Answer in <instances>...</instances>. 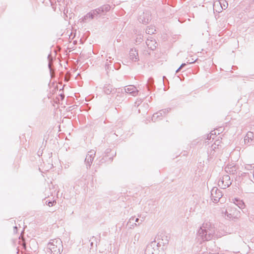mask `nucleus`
Wrapping results in <instances>:
<instances>
[{
    "mask_svg": "<svg viewBox=\"0 0 254 254\" xmlns=\"http://www.w3.org/2000/svg\"><path fill=\"white\" fill-rule=\"evenodd\" d=\"M62 247V242L59 239L53 240L48 244V247L53 254H60Z\"/></svg>",
    "mask_w": 254,
    "mask_h": 254,
    "instance_id": "f257e3e1",
    "label": "nucleus"
},
{
    "mask_svg": "<svg viewBox=\"0 0 254 254\" xmlns=\"http://www.w3.org/2000/svg\"><path fill=\"white\" fill-rule=\"evenodd\" d=\"M225 181H226V184L224 185V187H228L229 185L231 184L230 177L229 176H226L223 178L222 181V183H223Z\"/></svg>",
    "mask_w": 254,
    "mask_h": 254,
    "instance_id": "f03ea898",
    "label": "nucleus"
},
{
    "mask_svg": "<svg viewBox=\"0 0 254 254\" xmlns=\"http://www.w3.org/2000/svg\"><path fill=\"white\" fill-rule=\"evenodd\" d=\"M134 88L133 86H129L125 90H126L127 92H129L130 90H133Z\"/></svg>",
    "mask_w": 254,
    "mask_h": 254,
    "instance_id": "7ed1b4c3",
    "label": "nucleus"
},
{
    "mask_svg": "<svg viewBox=\"0 0 254 254\" xmlns=\"http://www.w3.org/2000/svg\"><path fill=\"white\" fill-rule=\"evenodd\" d=\"M229 169H230V168L229 167V166H228L227 167H226V171H227L228 173H231V171L229 170Z\"/></svg>",
    "mask_w": 254,
    "mask_h": 254,
    "instance_id": "20e7f679",
    "label": "nucleus"
},
{
    "mask_svg": "<svg viewBox=\"0 0 254 254\" xmlns=\"http://www.w3.org/2000/svg\"><path fill=\"white\" fill-rule=\"evenodd\" d=\"M185 65V64H182L181 66L179 67V68L177 70V72H178L183 66H184Z\"/></svg>",
    "mask_w": 254,
    "mask_h": 254,
    "instance_id": "39448f33",
    "label": "nucleus"
},
{
    "mask_svg": "<svg viewBox=\"0 0 254 254\" xmlns=\"http://www.w3.org/2000/svg\"><path fill=\"white\" fill-rule=\"evenodd\" d=\"M48 205L49 206H51L53 205V204L52 203V202H49V203H48Z\"/></svg>",
    "mask_w": 254,
    "mask_h": 254,
    "instance_id": "423d86ee",
    "label": "nucleus"
},
{
    "mask_svg": "<svg viewBox=\"0 0 254 254\" xmlns=\"http://www.w3.org/2000/svg\"><path fill=\"white\" fill-rule=\"evenodd\" d=\"M14 232H16L17 231V227H14Z\"/></svg>",
    "mask_w": 254,
    "mask_h": 254,
    "instance_id": "0eeeda50",
    "label": "nucleus"
},
{
    "mask_svg": "<svg viewBox=\"0 0 254 254\" xmlns=\"http://www.w3.org/2000/svg\"><path fill=\"white\" fill-rule=\"evenodd\" d=\"M221 194H219V195H218V196L217 197H218V198H220V197H221Z\"/></svg>",
    "mask_w": 254,
    "mask_h": 254,
    "instance_id": "6e6552de",
    "label": "nucleus"
},
{
    "mask_svg": "<svg viewBox=\"0 0 254 254\" xmlns=\"http://www.w3.org/2000/svg\"><path fill=\"white\" fill-rule=\"evenodd\" d=\"M213 191H214V190H212V193H211V195H212L213 197Z\"/></svg>",
    "mask_w": 254,
    "mask_h": 254,
    "instance_id": "1a4fd4ad",
    "label": "nucleus"
},
{
    "mask_svg": "<svg viewBox=\"0 0 254 254\" xmlns=\"http://www.w3.org/2000/svg\"><path fill=\"white\" fill-rule=\"evenodd\" d=\"M193 63V62L192 61V62H189V63Z\"/></svg>",
    "mask_w": 254,
    "mask_h": 254,
    "instance_id": "9d476101",
    "label": "nucleus"
},
{
    "mask_svg": "<svg viewBox=\"0 0 254 254\" xmlns=\"http://www.w3.org/2000/svg\"><path fill=\"white\" fill-rule=\"evenodd\" d=\"M233 167L234 168V169L235 170V166H233Z\"/></svg>",
    "mask_w": 254,
    "mask_h": 254,
    "instance_id": "9b49d317",
    "label": "nucleus"
}]
</instances>
